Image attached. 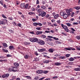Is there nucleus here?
I'll return each instance as SVG.
<instances>
[{"instance_id": "obj_33", "label": "nucleus", "mask_w": 80, "mask_h": 80, "mask_svg": "<svg viewBox=\"0 0 80 80\" xmlns=\"http://www.w3.org/2000/svg\"><path fill=\"white\" fill-rule=\"evenodd\" d=\"M9 33L12 34V33H14L13 31L11 29L9 30Z\"/></svg>"}, {"instance_id": "obj_10", "label": "nucleus", "mask_w": 80, "mask_h": 80, "mask_svg": "<svg viewBox=\"0 0 80 80\" xmlns=\"http://www.w3.org/2000/svg\"><path fill=\"white\" fill-rule=\"evenodd\" d=\"M43 72V70H39L38 71H37L36 72L37 73H38V74L42 73Z\"/></svg>"}, {"instance_id": "obj_24", "label": "nucleus", "mask_w": 80, "mask_h": 80, "mask_svg": "<svg viewBox=\"0 0 80 80\" xmlns=\"http://www.w3.org/2000/svg\"><path fill=\"white\" fill-rule=\"evenodd\" d=\"M3 3H4V1L3 0H0V4H1L2 5H3Z\"/></svg>"}, {"instance_id": "obj_31", "label": "nucleus", "mask_w": 80, "mask_h": 80, "mask_svg": "<svg viewBox=\"0 0 80 80\" xmlns=\"http://www.w3.org/2000/svg\"><path fill=\"white\" fill-rule=\"evenodd\" d=\"M14 65L15 66V67H19V64L17 63H14Z\"/></svg>"}, {"instance_id": "obj_4", "label": "nucleus", "mask_w": 80, "mask_h": 80, "mask_svg": "<svg viewBox=\"0 0 80 80\" xmlns=\"http://www.w3.org/2000/svg\"><path fill=\"white\" fill-rule=\"evenodd\" d=\"M38 43L41 45H45V42L40 39H38Z\"/></svg>"}, {"instance_id": "obj_60", "label": "nucleus", "mask_w": 80, "mask_h": 80, "mask_svg": "<svg viewBox=\"0 0 80 80\" xmlns=\"http://www.w3.org/2000/svg\"><path fill=\"white\" fill-rule=\"evenodd\" d=\"M70 54H67L65 56H66V57H67V58L68 57H70Z\"/></svg>"}, {"instance_id": "obj_38", "label": "nucleus", "mask_w": 80, "mask_h": 80, "mask_svg": "<svg viewBox=\"0 0 80 80\" xmlns=\"http://www.w3.org/2000/svg\"><path fill=\"white\" fill-rule=\"evenodd\" d=\"M26 78H27V79H28L29 80H30L31 79V77L29 76H26L25 77Z\"/></svg>"}, {"instance_id": "obj_7", "label": "nucleus", "mask_w": 80, "mask_h": 80, "mask_svg": "<svg viewBox=\"0 0 80 80\" xmlns=\"http://www.w3.org/2000/svg\"><path fill=\"white\" fill-rule=\"evenodd\" d=\"M38 51L39 52H45L46 51V49L45 48H42L40 49H38Z\"/></svg>"}, {"instance_id": "obj_19", "label": "nucleus", "mask_w": 80, "mask_h": 80, "mask_svg": "<svg viewBox=\"0 0 80 80\" xmlns=\"http://www.w3.org/2000/svg\"><path fill=\"white\" fill-rule=\"evenodd\" d=\"M43 12V9L42 8H39L38 10V13H41V12Z\"/></svg>"}, {"instance_id": "obj_64", "label": "nucleus", "mask_w": 80, "mask_h": 80, "mask_svg": "<svg viewBox=\"0 0 80 80\" xmlns=\"http://www.w3.org/2000/svg\"><path fill=\"white\" fill-rule=\"evenodd\" d=\"M45 33H50V31H45Z\"/></svg>"}, {"instance_id": "obj_3", "label": "nucleus", "mask_w": 80, "mask_h": 80, "mask_svg": "<svg viewBox=\"0 0 80 80\" xmlns=\"http://www.w3.org/2000/svg\"><path fill=\"white\" fill-rule=\"evenodd\" d=\"M29 40L31 42H38V40L36 38H30Z\"/></svg>"}, {"instance_id": "obj_6", "label": "nucleus", "mask_w": 80, "mask_h": 80, "mask_svg": "<svg viewBox=\"0 0 80 80\" xmlns=\"http://www.w3.org/2000/svg\"><path fill=\"white\" fill-rule=\"evenodd\" d=\"M9 75L10 74L9 73H5L2 75V77L3 78H8Z\"/></svg>"}, {"instance_id": "obj_54", "label": "nucleus", "mask_w": 80, "mask_h": 80, "mask_svg": "<svg viewBox=\"0 0 80 80\" xmlns=\"http://www.w3.org/2000/svg\"><path fill=\"white\" fill-rule=\"evenodd\" d=\"M60 19H59V20H58L57 21L58 23H59V25H60V22H61V21H60Z\"/></svg>"}, {"instance_id": "obj_58", "label": "nucleus", "mask_w": 80, "mask_h": 80, "mask_svg": "<svg viewBox=\"0 0 80 80\" xmlns=\"http://www.w3.org/2000/svg\"><path fill=\"white\" fill-rule=\"evenodd\" d=\"M34 54H35V55H36V56H38V53L37 52H34Z\"/></svg>"}, {"instance_id": "obj_37", "label": "nucleus", "mask_w": 80, "mask_h": 80, "mask_svg": "<svg viewBox=\"0 0 80 80\" xmlns=\"http://www.w3.org/2000/svg\"><path fill=\"white\" fill-rule=\"evenodd\" d=\"M43 73H45V74H47L48 73V71H44L43 72Z\"/></svg>"}, {"instance_id": "obj_27", "label": "nucleus", "mask_w": 80, "mask_h": 80, "mask_svg": "<svg viewBox=\"0 0 80 80\" xmlns=\"http://www.w3.org/2000/svg\"><path fill=\"white\" fill-rule=\"evenodd\" d=\"M66 24L68 27H72V25H71L69 23H66Z\"/></svg>"}, {"instance_id": "obj_56", "label": "nucleus", "mask_w": 80, "mask_h": 80, "mask_svg": "<svg viewBox=\"0 0 80 80\" xmlns=\"http://www.w3.org/2000/svg\"><path fill=\"white\" fill-rule=\"evenodd\" d=\"M38 25H39L40 27H41V26H42V24L40 22L38 23Z\"/></svg>"}, {"instance_id": "obj_25", "label": "nucleus", "mask_w": 80, "mask_h": 80, "mask_svg": "<svg viewBox=\"0 0 80 80\" xmlns=\"http://www.w3.org/2000/svg\"><path fill=\"white\" fill-rule=\"evenodd\" d=\"M66 57L65 56H60L59 57V58L60 59H65L66 58Z\"/></svg>"}, {"instance_id": "obj_42", "label": "nucleus", "mask_w": 80, "mask_h": 80, "mask_svg": "<svg viewBox=\"0 0 80 80\" xmlns=\"http://www.w3.org/2000/svg\"><path fill=\"white\" fill-rule=\"evenodd\" d=\"M41 37H42V38H46V36H45V35H42L41 36Z\"/></svg>"}, {"instance_id": "obj_34", "label": "nucleus", "mask_w": 80, "mask_h": 80, "mask_svg": "<svg viewBox=\"0 0 80 80\" xmlns=\"http://www.w3.org/2000/svg\"><path fill=\"white\" fill-rule=\"evenodd\" d=\"M28 14L30 15H35V13L32 12H30L28 13Z\"/></svg>"}, {"instance_id": "obj_49", "label": "nucleus", "mask_w": 80, "mask_h": 80, "mask_svg": "<svg viewBox=\"0 0 80 80\" xmlns=\"http://www.w3.org/2000/svg\"><path fill=\"white\" fill-rule=\"evenodd\" d=\"M36 30H41V28L40 27H38L36 28Z\"/></svg>"}, {"instance_id": "obj_18", "label": "nucleus", "mask_w": 80, "mask_h": 80, "mask_svg": "<svg viewBox=\"0 0 80 80\" xmlns=\"http://www.w3.org/2000/svg\"><path fill=\"white\" fill-rule=\"evenodd\" d=\"M68 17V14H66V13H64V15L63 16V18L65 19L67 18V17Z\"/></svg>"}, {"instance_id": "obj_63", "label": "nucleus", "mask_w": 80, "mask_h": 80, "mask_svg": "<svg viewBox=\"0 0 80 80\" xmlns=\"http://www.w3.org/2000/svg\"><path fill=\"white\" fill-rule=\"evenodd\" d=\"M34 79H35V80H38V76L35 77Z\"/></svg>"}, {"instance_id": "obj_52", "label": "nucleus", "mask_w": 80, "mask_h": 80, "mask_svg": "<svg viewBox=\"0 0 80 80\" xmlns=\"http://www.w3.org/2000/svg\"><path fill=\"white\" fill-rule=\"evenodd\" d=\"M31 10L32 12H33V11L34 12H35V9L34 8H32Z\"/></svg>"}, {"instance_id": "obj_36", "label": "nucleus", "mask_w": 80, "mask_h": 80, "mask_svg": "<svg viewBox=\"0 0 80 80\" xmlns=\"http://www.w3.org/2000/svg\"><path fill=\"white\" fill-rule=\"evenodd\" d=\"M24 44L25 45H30V42H25L24 43Z\"/></svg>"}, {"instance_id": "obj_23", "label": "nucleus", "mask_w": 80, "mask_h": 80, "mask_svg": "<svg viewBox=\"0 0 80 80\" xmlns=\"http://www.w3.org/2000/svg\"><path fill=\"white\" fill-rule=\"evenodd\" d=\"M2 44L4 47H8L7 44V43L6 42H3Z\"/></svg>"}, {"instance_id": "obj_35", "label": "nucleus", "mask_w": 80, "mask_h": 80, "mask_svg": "<svg viewBox=\"0 0 80 80\" xmlns=\"http://www.w3.org/2000/svg\"><path fill=\"white\" fill-rule=\"evenodd\" d=\"M33 25L34 27H37L38 25V23L34 22L33 23Z\"/></svg>"}, {"instance_id": "obj_40", "label": "nucleus", "mask_w": 80, "mask_h": 80, "mask_svg": "<svg viewBox=\"0 0 80 80\" xmlns=\"http://www.w3.org/2000/svg\"><path fill=\"white\" fill-rule=\"evenodd\" d=\"M69 61H73L74 60V59L73 58H71L69 59Z\"/></svg>"}, {"instance_id": "obj_62", "label": "nucleus", "mask_w": 80, "mask_h": 80, "mask_svg": "<svg viewBox=\"0 0 80 80\" xmlns=\"http://www.w3.org/2000/svg\"><path fill=\"white\" fill-rule=\"evenodd\" d=\"M45 78V77L39 79L38 80H43V79H44V78Z\"/></svg>"}, {"instance_id": "obj_11", "label": "nucleus", "mask_w": 80, "mask_h": 80, "mask_svg": "<svg viewBox=\"0 0 80 80\" xmlns=\"http://www.w3.org/2000/svg\"><path fill=\"white\" fill-rule=\"evenodd\" d=\"M41 14L42 17H45V15H46V14H47V12L44 11H42L41 12Z\"/></svg>"}, {"instance_id": "obj_53", "label": "nucleus", "mask_w": 80, "mask_h": 80, "mask_svg": "<svg viewBox=\"0 0 80 80\" xmlns=\"http://www.w3.org/2000/svg\"><path fill=\"white\" fill-rule=\"evenodd\" d=\"M37 19H35V18H32V22H36V21H37Z\"/></svg>"}, {"instance_id": "obj_43", "label": "nucleus", "mask_w": 80, "mask_h": 80, "mask_svg": "<svg viewBox=\"0 0 80 80\" xmlns=\"http://www.w3.org/2000/svg\"><path fill=\"white\" fill-rule=\"evenodd\" d=\"M17 27H21L22 25L21 23H19L17 24Z\"/></svg>"}, {"instance_id": "obj_20", "label": "nucleus", "mask_w": 80, "mask_h": 80, "mask_svg": "<svg viewBox=\"0 0 80 80\" xmlns=\"http://www.w3.org/2000/svg\"><path fill=\"white\" fill-rule=\"evenodd\" d=\"M58 17H59V14H57L54 16V18L55 19H57L58 18Z\"/></svg>"}, {"instance_id": "obj_22", "label": "nucleus", "mask_w": 80, "mask_h": 80, "mask_svg": "<svg viewBox=\"0 0 80 80\" xmlns=\"http://www.w3.org/2000/svg\"><path fill=\"white\" fill-rule=\"evenodd\" d=\"M42 33H43V32H42V31H37L36 33L37 35H39V34H42Z\"/></svg>"}, {"instance_id": "obj_47", "label": "nucleus", "mask_w": 80, "mask_h": 80, "mask_svg": "<svg viewBox=\"0 0 80 80\" xmlns=\"http://www.w3.org/2000/svg\"><path fill=\"white\" fill-rule=\"evenodd\" d=\"M53 39H54V40H59V39L58 38H56V37H53Z\"/></svg>"}, {"instance_id": "obj_50", "label": "nucleus", "mask_w": 80, "mask_h": 80, "mask_svg": "<svg viewBox=\"0 0 80 80\" xmlns=\"http://www.w3.org/2000/svg\"><path fill=\"white\" fill-rule=\"evenodd\" d=\"M79 13H80V11L79 10L76 11L75 12V13H76V14H78Z\"/></svg>"}, {"instance_id": "obj_21", "label": "nucleus", "mask_w": 80, "mask_h": 80, "mask_svg": "<svg viewBox=\"0 0 80 80\" xmlns=\"http://www.w3.org/2000/svg\"><path fill=\"white\" fill-rule=\"evenodd\" d=\"M50 17V15L48 14H47L46 15H45L44 16V18H46V19H47L48 18Z\"/></svg>"}, {"instance_id": "obj_39", "label": "nucleus", "mask_w": 80, "mask_h": 80, "mask_svg": "<svg viewBox=\"0 0 80 80\" xmlns=\"http://www.w3.org/2000/svg\"><path fill=\"white\" fill-rule=\"evenodd\" d=\"M65 13H64V12H63V11H62L60 12V15L61 16H63V15H64Z\"/></svg>"}, {"instance_id": "obj_41", "label": "nucleus", "mask_w": 80, "mask_h": 80, "mask_svg": "<svg viewBox=\"0 0 80 80\" xmlns=\"http://www.w3.org/2000/svg\"><path fill=\"white\" fill-rule=\"evenodd\" d=\"M74 14H75V13L73 12H71V17H73V16H74Z\"/></svg>"}, {"instance_id": "obj_32", "label": "nucleus", "mask_w": 80, "mask_h": 80, "mask_svg": "<svg viewBox=\"0 0 80 80\" xmlns=\"http://www.w3.org/2000/svg\"><path fill=\"white\" fill-rule=\"evenodd\" d=\"M25 5V3H22L21 5V7H24Z\"/></svg>"}, {"instance_id": "obj_61", "label": "nucleus", "mask_w": 80, "mask_h": 80, "mask_svg": "<svg viewBox=\"0 0 80 80\" xmlns=\"http://www.w3.org/2000/svg\"><path fill=\"white\" fill-rule=\"evenodd\" d=\"M48 24V25H49V26H50V25H51V24H52V23L51 22H47Z\"/></svg>"}, {"instance_id": "obj_17", "label": "nucleus", "mask_w": 80, "mask_h": 80, "mask_svg": "<svg viewBox=\"0 0 80 80\" xmlns=\"http://www.w3.org/2000/svg\"><path fill=\"white\" fill-rule=\"evenodd\" d=\"M9 48L10 50H14L15 49V48L13 46H10L9 47Z\"/></svg>"}, {"instance_id": "obj_26", "label": "nucleus", "mask_w": 80, "mask_h": 80, "mask_svg": "<svg viewBox=\"0 0 80 80\" xmlns=\"http://www.w3.org/2000/svg\"><path fill=\"white\" fill-rule=\"evenodd\" d=\"M74 8L76 9V10H78L80 9V6H76L74 7Z\"/></svg>"}, {"instance_id": "obj_55", "label": "nucleus", "mask_w": 80, "mask_h": 80, "mask_svg": "<svg viewBox=\"0 0 80 80\" xmlns=\"http://www.w3.org/2000/svg\"><path fill=\"white\" fill-rule=\"evenodd\" d=\"M69 65H73V62H70L69 63Z\"/></svg>"}, {"instance_id": "obj_5", "label": "nucleus", "mask_w": 80, "mask_h": 80, "mask_svg": "<svg viewBox=\"0 0 80 80\" xmlns=\"http://www.w3.org/2000/svg\"><path fill=\"white\" fill-rule=\"evenodd\" d=\"M15 68V67L10 68H9V70L10 71V72H12H12H18V71H19V70L18 69L15 70H14V69L13 68Z\"/></svg>"}, {"instance_id": "obj_48", "label": "nucleus", "mask_w": 80, "mask_h": 80, "mask_svg": "<svg viewBox=\"0 0 80 80\" xmlns=\"http://www.w3.org/2000/svg\"><path fill=\"white\" fill-rule=\"evenodd\" d=\"M56 43H57V44H61V43H62L60 42V41H57L56 42Z\"/></svg>"}, {"instance_id": "obj_9", "label": "nucleus", "mask_w": 80, "mask_h": 80, "mask_svg": "<svg viewBox=\"0 0 80 80\" xmlns=\"http://www.w3.org/2000/svg\"><path fill=\"white\" fill-rule=\"evenodd\" d=\"M2 23V25H4L5 23H7V19H3L2 21H1Z\"/></svg>"}, {"instance_id": "obj_14", "label": "nucleus", "mask_w": 80, "mask_h": 80, "mask_svg": "<svg viewBox=\"0 0 80 80\" xmlns=\"http://www.w3.org/2000/svg\"><path fill=\"white\" fill-rule=\"evenodd\" d=\"M61 63L58 62H55L54 63V65H56V66H60V65H61Z\"/></svg>"}, {"instance_id": "obj_12", "label": "nucleus", "mask_w": 80, "mask_h": 80, "mask_svg": "<svg viewBox=\"0 0 80 80\" xmlns=\"http://www.w3.org/2000/svg\"><path fill=\"white\" fill-rule=\"evenodd\" d=\"M48 51L50 52V53H53V52L55 51V49L53 48H50L48 50Z\"/></svg>"}, {"instance_id": "obj_8", "label": "nucleus", "mask_w": 80, "mask_h": 80, "mask_svg": "<svg viewBox=\"0 0 80 80\" xmlns=\"http://www.w3.org/2000/svg\"><path fill=\"white\" fill-rule=\"evenodd\" d=\"M50 60L44 59L43 61V63H48L50 62Z\"/></svg>"}, {"instance_id": "obj_1", "label": "nucleus", "mask_w": 80, "mask_h": 80, "mask_svg": "<svg viewBox=\"0 0 80 80\" xmlns=\"http://www.w3.org/2000/svg\"><path fill=\"white\" fill-rule=\"evenodd\" d=\"M61 26L64 29L65 31L66 32H70V30L68 28V27L66 25H64L63 24H61Z\"/></svg>"}, {"instance_id": "obj_15", "label": "nucleus", "mask_w": 80, "mask_h": 80, "mask_svg": "<svg viewBox=\"0 0 80 80\" xmlns=\"http://www.w3.org/2000/svg\"><path fill=\"white\" fill-rule=\"evenodd\" d=\"M24 58H25V59H28V58H30V56L28 54H25L24 56Z\"/></svg>"}, {"instance_id": "obj_30", "label": "nucleus", "mask_w": 80, "mask_h": 80, "mask_svg": "<svg viewBox=\"0 0 80 80\" xmlns=\"http://www.w3.org/2000/svg\"><path fill=\"white\" fill-rule=\"evenodd\" d=\"M41 8H42V10H45L46 9V7L44 6H41Z\"/></svg>"}, {"instance_id": "obj_16", "label": "nucleus", "mask_w": 80, "mask_h": 80, "mask_svg": "<svg viewBox=\"0 0 80 80\" xmlns=\"http://www.w3.org/2000/svg\"><path fill=\"white\" fill-rule=\"evenodd\" d=\"M2 52L4 53H8V51L7 49H2Z\"/></svg>"}, {"instance_id": "obj_28", "label": "nucleus", "mask_w": 80, "mask_h": 80, "mask_svg": "<svg viewBox=\"0 0 80 80\" xmlns=\"http://www.w3.org/2000/svg\"><path fill=\"white\" fill-rule=\"evenodd\" d=\"M75 71H80V68H78L74 69Z\"/></svg>"}, {"instance_id": "obj_59", "label": "nucleus", "mask_w": 80, "mask_h": 80, "mask_svg": "<svg viewBox=\"0 0 80 80\" xmlns=\"http://www.w3.org/2000/svg\"><path fill=\"white\" fill-rule=\"evenodd\" d=\"M12 55H11L10 54H8L6 55V57H12Z\"/></svg>"}, {"instance_id": "obj_44", "label": "nucleus", "mask_w": 80, "mask_h": 80, "mask_svg": "<svg viewBox=\"0 0 80 80\" xmlns=\"http://www.w3.org/2000/svg\"><path fill=\"white\" fill-rule=\"evenodd\" d=\"M2 16L4 18H7V17L6 16H5V15H4V14H2Z\"/></svg>"}, {"instance_id": "obj_2", "label": "nucleus", "mask_w": 80, "mask_h": 80, "mask_svg": "<svg viewBox=\"0 0 80 80\" xmlns=\"http://www.w3.org/2000/svg\"><path fill=\"white\" fill-rule=\"evenodd\" d=\"M47 37L48 38L45 39V40L46 41V42H51L52 40L51 38H53V36H48Z\"/></svg>"}, {"instance_id": "obj_13", "label": "nucleus", "mask_w": 80, "mask_h": 80, "mask_svg": "<svg viewBox=\"0 0 80 80\" xmlns=\"http://www.w3.org/2000/svg\"><path fill=\"white\" fill-rule=\"evenodd\" d=\"M66 12L68 16H70V15H71V13H70V10H69V9H67L66 10Z\"/></svg>"}, {"instance_id": "obj_51", "label": "nucleus", "mask_w": 80, "mask_h": 80, "mask_svg": "<svg viewBox=\"0 0 80 80\" xmlns=\"http://www.w3.org/2000/svg\"><path fill=\"white\" fill-rule=\"evenodd\" d=\"M76 48L77 50H79L80 51V46L79 47H78V46H77L76 47Z\"/></svg>"}, {"instance_id": "obj_46", "label": "nucleus", "mask_w": 80, "mask_h": 80, "mask_svg": "<svg viewBox=\"0 0 80 80\" xmlns=\"http://www.w3.org/2000/svg\"><path fill=\"white\" fill-rule=\"evenodd\" d=\"M76 38L78 40H80V36H76Z\"/></svg>"}, {"instance_id": "obj_57", "label": "nucleus", "mask_w": 80, "mask_h": 80, "mask_svg": "<svg viewBox=\"0 0 80 80\" xmlns=\"http://www.w3.org/2000/svg\"><path fill=\"white\" fill-rule=\"evenodd\" d=\"M44 57L46 58H50V57H49L48 56H47V55H44Z\"/></svg>"}, {"instance_id": "obj_45", "label": "nucleus", "mask_w": 80, "mask_h": 80, "mask_svg": "<svg viewBox=\"0 0 80 80\" xmlns=\"http://www.w3.org/2000/svg\"><path fill=\"white\" fill-rule=\"evenodd\" d=\"M28 4H26L25 6V8H28Z\"/></svg>"}, {"instance_id": "obj_29", "label": "nucleus", "mask_w": 80, "mask_h": 80, "mask_svg": "<svg viewBox=\"0 0 80 80\" xmlns=\"http://www.w3.org/2000/svg\"><path fill=\"white\" fill-rule=\"evenodd\" d=\"M66 51H67V50H71V47H69V48H65Z\"/></svg>"}]
</instances>
